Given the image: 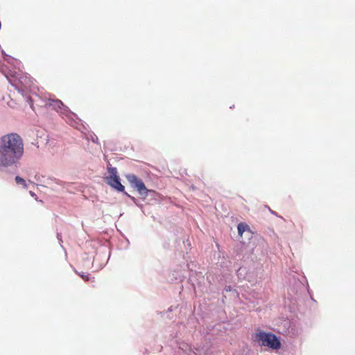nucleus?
Returning <instances> with one entry per match:
<instances>
[{
    "instance_id": "f257e3e1",
    "label": "nucleus",
    "mask_w": 355,
    "mask_h": 355,
    "mask_svg": "<svg viewBox=\"0 0 355 355\" xmlns=\"http://www.w3.org/2000/svg\"><path fill=\"white\" fill-rule=\"evenodd\" d=\"M24 153V141L18 134L10 133L0 138V167L16 165Z\"/></svg>"
},
{
    "instance_id": "f03ea898",
    "label": "nucleus",
    "mask_w": 355,
    "mask_h": 355,
    "mask_svg": "<svg viewBox=\"0 0 355 355\" xmlns=\"http://www.w3.org/2000/svg\"><path fill=\"white\" fill-rule=\"evenodd\" d=\"M252 339L261 347H268L273 349H279L281 347L280 340L274 334L266 333L260 329L255 330L252 335Z\"/></svg>"
},
{
    "instance_id": "7ed1b4c3",
    "label": "nucleus",
    "mask_w": 355,
    "mask_h": 355,
    "mask_svg": "<svg viewBox=\"0 0 355 355\" xmlns=\"http://www.w3.org/2000/svg\"><path fill=\"white\" fill-rule=\"evenodd\" d=\"M126 177L131 186L137 189L140 196L144 199L146 198L148 196V190L143 181L132 174L128 175Z\"/></svg>"
},
{
    "instance_id": "20e7f679",
    "label": "nucleus",
    "mask_w": 355,
    "mask_h": 355,
    "mask_svg": "<svg viewBox=\"0 0 355 355\" xmlns=\"http://www.w3.org/2000/svg\"><path fill=\"white\" fill-rule=\"evenodd\" d=\"M44 105L52 107L58 112H62V110H64V105L60 100L51 97L46 98Z\"/></svg>"
},
{
    "instance_id": "39448f33",
    "label": "nucleus",
    "mask_w": 355,
    "mask_h": 355,
    "mask_svg": "<svg viewBox=\"0 0 355 355\" xmlns=\"http://www.w3.org/2000/svg\"><path fill=\"white\" fill-rule=\"evenodd\" d=\"M107 183L119 191H123L124 190V186L121 184L119 178L116 175L110 176L107 180Z\"/></svg>"
},
{
    "instance_id": "423d86ee",
    "label": "nucleus",
    "mask_w": 355,
    "mask_h": 355,
    "mask_svg": "<svg viewBox=\"0 0 355 355\" xmlns=\"http://www.w3.org/2000/svg\"><path fill=\"white\" fill-rule=\"evenodd\" d=\"M248 227V225L244 223L239 224L237 227L239 234L241 236Z\"/></svg>"
},
{
    "instance_id": "0eeeda50",
    "label": "nucleus",
    "mask_w": 355,
    "mask_h": 355,
    "mask_svg": "<svg viewBox=\"0 0 355 355\" xmlns=\"http://www.w3.org/2000/svg\"><path fill=\"white\" fill-rule=\"evenodd\" d=\"M15 181L17 184H22L24 187H27L26 181L23 178H20L19 176L15 177Z\"/></svg>"
},
{
    "instance_id": "6e6552de",
    "label": "nucleus",
    "mask_w": 355,
    "mask_h": 355,
    "mask_svg": "<svg viewBox=\"0 0 355 355\" xmlns=\"http://www.w3.org/2000/svg\"><path fill=\"white\" fill-rule=\"evenodd\" d=\"M80 275L84 281L87 282L89 280V274H86V275L81 274Z\"/></svg>"
},
{
    "instance_id": "1a4fd4ad",
    "label": "nucleus",
    "mask_w": 355,
    "mask_h": 355,
    "mask_svg": "<svg viewBox=\"0 0 355 355\" xmlns=\"http://www.w3.org/2000/svg\"><path fill=\"white\" fill-rule=\"evenodd\" d=\"M29 100H30V101H31V102H30L31 106L32 107V106H33V104H32V101H33V100H32L31 98H29Z\"/></svg>"
},
{
    "instance_id": "9d476101",
    "label": "nucleus",
    "mask_w": 355,
    "mask_h": 355,
    "mask_svg": "<svg viewBox=\"0 0 355 355\" xmlns=\"http://www.w3.org/2000/svg\"><path fill=\"white\" fill-rule=\"evenodd\" d=\"M12 85H13V86H15V87H17V88L18 87V86H17V85H13V84H12Z\"/></svg>"
}]
</instances>
